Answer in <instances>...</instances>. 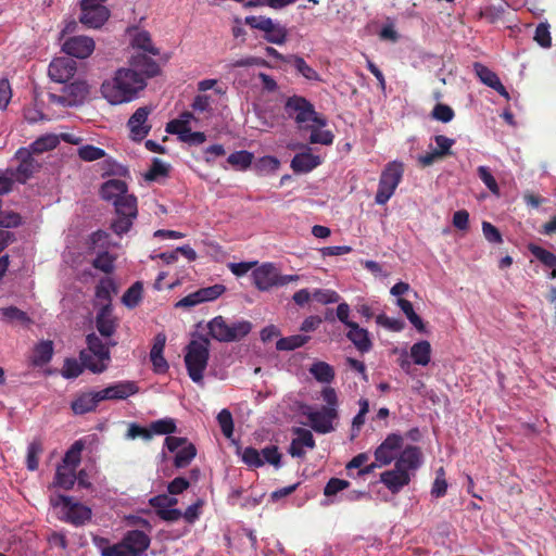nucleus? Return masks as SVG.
<instances>
[{
	"mask_svg": "<svg viewBox=\"0 0 556 556\" xmlns=\"http://www.w3.org/2000/svg\"><path fill=\"white\" fill-rule=\"evenodd\" d=\"M146 85L144 78L139 73L122 67L112 78L102 83L101 93L110 104L117 105L135 100Z\"/></svg>",
	"mask_w": 556,
	"mask_h": 556,
	"instance_id": "1",
	"label": "nucleus"
},
{
	"mask_svg": "<svg viewBox=\"0 0 556 556\" xmlns=\"http://www.w3.org/2000/svg\"><path fill=\"white\" fill-rule=\"evenodd\" d=\"M86 341L87 349L79 354L83 365L93 374L103 372L111 361L110 345L116 342L105 343L96 333L88 334Z\"/></svg>",
	"mask_w": 556,
	"mask_h": 556,
	"instance_id": "2",
	"label": "nucleus"
},
{
	"mask_svg": "<svg viewBox=\"0 0 556 556\" xmlns=\"http://www.w3.org/2000/svg\"><path fill=\"white\" fill-rule=\"evenodd\" d=\"M210 341L206 338L192 340L187 345L185 363L191 380L200 383L203 380V372L207 366L210 355Z\"/></svg>",
	"mask_w": 556,
	"mask_h": 556,
	"instance_id": "3",
	"label": "nucleus"
},
{
	"mask_svg": "<svg viewBox=\"0 0 556 556\" xmlns=\"http://www.w3.org/2000/svg\"><path fill=\"white\" fill-rule=\"evenodd\" d=\"M403 173L404 167L401 162L387 163L380 175L379 186L375 195L377 204H386L392 198L402 181Z\"/></svg>",
	"mask_w": 556,
	"mask_h": 556,
	"instance_id": "4",
	"label": "nucleus"
},
{
	"mask_svg": "<svg viewBox=\"0 0 556 556\" xmlns=\"http://www.w3.org/2000/svg\"><path fill=\"white\" fill-rule=\"evenodd\" d=\"M88 96V84L83 80H76L64 86L61 94L49 93V101L62 106H76L81 104Z\"/></svg>",
	"mask_w": 556,
	"mask_h": 556,
	"instance_id": "5",
	"label": "nucleus"
},
{
	"mask_svg": "<svg viewBox=\"0 0 556 556\" xmlns=\"http://www.w3.org/2000/svg\"><path fill=\"white\" fill-rule=\"evenodd\" d=\"M105 0H83L80 22L91 28L101 27L109 18L110 12L103 5Z\"/></svg>",
	"mask_w": 556,
	"mask_h": 556,
	"instance_id": "6",
	"label": "nucleus"
},
{
	"mask_svg": "<svg viewBox=\"0 0 556 556\" xmlns=\"http://www.w3.org/2000/svg\"><path fill=\"white\" fill-rule=\"evenodd\" d=\"M14 159L18 161L16 168L7 169V174L21 184H25L38 169L39 164L33 157L31 152L26 148L16 151Z\"/></svg>",
	"mask_w": 556,
	"mask_h": 556,
	"instance_id": "7",
	"label": "nucleus"
},
{
	"mask_svg": "<svg viewBox=\"0 0 556 556\" xmlns=\"http://www.w3.org/2000/svg\"><path fill=\"white\" fill-rule=\"evenodd\" d=\"M283 109L286 114L293 118L299 127L303 128L305 122H311V115L313 112V103L305 97L300 94H293L287 98Z\"/></svg>",
	"mask_w": 556,
	"mask_h": 556,
	"instance_id": "8",
	"label": "nucleus"
},
{
	"mask_svg": "<svg viewBox=\"0 0 556 556\" xmlns=\"http://www.w3.org/2000/svg\"><path fill=\"white\" fill-rule=\"evenodd\" d=\"M280 70L285 72L293 70L295 74L302 75V77H305L307 80H323L319 73L311 67L305 59L300 55H282V53H280Z\"/></svg>",
	"mask_w": 556,
	"mask_h": 556,
	"instance_id": "9",
	"label": "nucleus"
},
{
	"mask_svg": "<svg viewBox=\"0 0 556 556\" xmlns=\"http://www.w3.org/2000/svg\"><path fill=\"white\" fill-rule=\"evenodd\" d=\"M403 437L399 433H390L376 448L375 458L380 466H388L394 460L396 453L403 446Z\"/></svg>",
	"mask_w": 556,
	"mask_h": 556,
	"instance_id": "10",
	"label": "nucleus"
},
{
	"mask_svg": "<svg viewBox=\"0 0 556 556\" xmlns=\"http://www.w3.org/2000/svg\"><path fill=\"white\" fill-rule=\"evenodd\" d=\"M76 61L67 56L55 58L51 61L48 68L49 77L55 83H66L76 73Z\"/></svg>",
	"mask_w": 556,
	"mask_h": 556,
	"instance_id": "11",
	"label": "nucleus"
},
{
	"mask_svg": "<svg viewBox=\"0 0 556 556\" xmlns=\"http://www.w3.org/2000/svg\"><path fill=\"white\" fill-rule=\"evenodd\" d=\"M338 416L336 407L323 406L320 409L311 410L308 413L311 426L317 433H329V431H333V420H336Z\"/></svg>",
	"mask_w": 556,
	"mask_h": 556,
	"instance_id": "12",
	"label": "nucleus"
},
{
	"mask_svg": "<svg viewBox=\"0 0 556 556\" xmlns=\"http://www.w3.org/2000/svg\"><path fill=\"white\" fill-rule=\"evenodd\" d=\"M302 151L296 153L290 162V167L294 173H308L315 169L316 166L323 163L320 155H314L312 148L307 144H299Z\"/></svg>",
	"mask_w": 556,
	"mask_h": 556,
	"instance_id": "13",
	"label": "nucleus"
},
{
	"mask_svg": "<svg viewBox=\"0 0 556 556\" xmlns=\"http://www.w3.org/2000/svg\"><path fill=\"white\" fill-rule=\"evenodd\" d=\"M380 481L392 493H399L402 488L410 483L412 477L406 471H403L402 466H400V457H397L394 469H387V471L380 473Z\"/></svg>",
	"mask_w": 556,
	"mask_h": 556,
	"instance_id": "14",
	"label": "nucleus"
},
{
	"mask_svg": "<svg viewBox=\"0 0 556 556\" xmlns=\"http://www.w3.org/2000/svg\"><path fill=\"white\" fill-rule=\"evenodd\" d=\"M62 50L77 59L88 58L94 50V41L87 36H74L65 40Z\"/></svg>",
	"mask_w": 556,
	"mask_h": 556,
	"instance_id": "15",
	"label": "nucleus"
},
{
	"mask_svg": "<svg viewBox=\"0 0 556 556\" xmlns=\"http://www.w3.org/2000/svg\"><path fill=\"white\" fill-rule=\"evenodd\" d=\"M252 278L258 290L267 291L278 282V268L274 263H263L255 266Z\"/></svg>",
	"mask_w": 556,
	"mask_h": 556,
	"instance_id": "16",
	"label": "nucleus"
},
{
	"mask_svg": "<svg viewBox=\"0 0 556 556\" xmlns=\"http://www.w3.org/2000/svg\"><path fill=\"white\" fill-rule=\"evenodd\" d=\"M138 391L139 388L136 382L124 380L100 390L99 397L102 399V401L126 400L127 397L138 393Z\"/></svg>",
	"mask_w": 556,
	"mask_h": 556,
	"instance_id": "17",
	"label": "nucleus"
},
{
	"mask_svg": "<svg viewBox=\"0 0 556 556\" xmlns=\"http://www.w3.org/2000/svg\"><path fill=\"white\" fill-rule=\"evenodd\" d=\"M127 70H134L141 75L144 79L157 75L160 67L157 63L144 52L137 51L134 53L129 61Z\"/></svg>",
	"mask_w": 556,
	"mask_h": 556,
	"instance_id": "18",
	"label": "nucleus"
},
{
	"mask_svg": "<svg viewBox=\"0 0 556 556\" xmlns=\"http://www.w3.org/2000/svg\"><path fill=\"white\" fill-rule=\"evenodd\" d=\"M61 519L76 527L83 526L91 519V509L72 498L63 510Z\"/></svg>",
	"mask_w": 556,
	"mask_h": 556,
	"instance_id": "19",
	"label": "nucleus"
},
{
	"mask_svg": "<svg viewBox=\"0 0 556 556\" xmlns=\"http://www.w3.org/2000/svg\"><path fill=\"white\" fill-rule=\"evenodd\" d=\"M150 110L147 106H141L128 119L127 126L130 130L131 139L142 140L150 131V126L147 124Z\"/></svg>",
	"mask_w": 556,
	"mask_h": 556,
	"instance_id": "20",
	"label": "nucleus"
},
{
	"mask_svg": "<svg viewBox=\"0 0 556 556\" xmlns=\"http://www.w3.org/2000/svg\"><path fill=\"white\" fill-rule=\"evenodd\" d=\"M348 339L353 342L354 346L359 352H369L372 348V341L370 333L367 328L361 327L357 321L349 324V330L346 332Z\"/></svg>",
	"mask_w": 556,
	"mask_h": 556,
	"instance_id": "21",
	"label": "nucleus"
},
{
	"mask_svg": "<svg viewBox=\"0 0 556 556\" xmlns=\"http://www.w3.org/2000/svg\"><path fill=\"white\" fill-rule=\"evenodd\" d=\"M293 432L295 437L290 442L289 453L293 457H303L305 453L304 447L314 448L315 439L307 428H294Z\"/></svg>",
	"mask_w": 556,
	"mask_h": 556,
	"instance_id": "22",
	"label": "nucleus"
},
{
	"mask_svg": "<svg viewBox=\"0 0 556 556\" xmlns=\"http://www.w3.org/2000/svg\"><path fill=\"white\" fill-rule=\"evenodd\" d=\"M123 542L130 556H141L150 545V538L140 530L128 531Z\"/></svg>",
	"mask_w": 556,
	"mask_h": 556,
	"instance_id": "23",
	"label": "nucleus"
},
{
	"mask_svg": "<svg viewBox=\"0 0 556 556\" xmlns=\"http://www.w3.org/2000/svg\"><path fill=\"white\" fill-rule=\"evenodd\" d=\"M100 391H89L78 394L71 403V408L76 415H84L93 412L102 399Z\"/></svg>",
	"mask_w": 556,
	"mask_h": 556,
	"instance_id": "24",
	"label": "nucleus"
},
{
	"mask_svg": "<svg viewBox=\"0 0 556 556\" xmlns=\"http://www.w3.org/2000/svg\"><path fill=\"white\" fill-rule=\"evenodd\" d=\"M473 71L485 86L495 89L501 96H504V98H509L507 89L502 84V80H500L497 74L492 71V68L486 67L484 64H480V62H475Z\"/></svg>",
	"mask_w": 556,
	"mask_h": 556,
	"instance_id": "25",
	"label": "nucleus"
},
{
	"mask_svg": "<svg viewBox=\"0 0 556 556\" xmlns=\"http://www.w3.org/2000/svg\"><path fill=\"white\" fill-rule=\"evenodd\" d=\"M96 327L101 336L112 337L117 328V320L112 314V308L101 306L96 316Z\"/></svg>",
	"mask_w": 556,
	"mask_h": 556,
	"instance_id": "26",
	"label": "nucleus"
},
{
	"mask_svg": "<svg viewBox=\"0 0 556 556\" xmlns=\"http://www.w3.org/2000/svg\"><path fill=\"white\" fill-rule=\"evenodd\" d=\"M165 343L166 336L165 333L160 332L154 337V343L150 351V359L153 364L154 370L159 374H163L168 369V364L163 356Z\"/></svg>",
	"mask_w": 556,
	"mask_h": 556,
	"instance_id": "27",
	"label": "nucleus"
},
{
	"mask_svg": "<svg viewBox=\"0 0 556 556\" xmlns=\"http://www.w3.org/2000/svg\"><path fill=\"white\" fill-rule=\"evenodd\" d=\"M127 184L121 179H110L105 181L100 190L102 199L111 202H115L116 200L124 197V194L128 193Z\"/></svg>",
	"mask_w": 556,
	"mask_h": 556,
	"instance_id": "28",
	"label": "nucleus"
},
{
	"mask_svg": "<svg viewBox=\"0 0 556 556\" xmlns=\"http://www.w3.org/2000/svg\"><path fill=\"white\" fill-rule=\"evenodd\" d=\"M422 460V452L417 445H406L400 454V466L405 472L417 469Z\"/></svg>",
	"mask_w": 556,
	"mask_h": 556,
	"instance_id": "29",
	"label": "nucleus"
},
{
	"mask_svg": "<svg viewBox=\"0 0 556 556\" xmlns=\"http://www.w3.org/2000/svg\"><path fill=\"white\" fill-rule=\"evenodd\" d=\"M117 292V287L113 279L103 278L96 287V298L101 306L112 308V294Z\"/></svg>",
	"mask_w": 556,
	"mask_h": 556,
	"instance_id": "30",
	"label": "nucleus"
},
{
	"mask_svg": "<svg viewBox=\"0 0 556 556\" xmlns=\"http://www.w3.org/2000/svg\"><path fill=\"white\" fill-rule=\"evenodd\" d=\"M432 355V345L429 341L415 342L410 348V356L415 364L427 366Z\"/></svg>",
	"mask_w": 556,
	"mask_h": 556,
	"instance_id": "31",
	"label": "nucleus"
},
{
	"mask_svg": "<svg viewBox=\"0 0 556 556\" xmlns=\"http://www.w3.org/2000/svg\"><path fill=\"white\" fill-rule=\"evenodd\" d=\"M208 333L219 342H229V324L223 316L214 317L208 324Z\"/></svg>",
	"mask_w": 556,
	"mask_h": 556,
	"instance_id": "32",
	"label": "nucleus"
},
{
	"mask_svg": "<svg viewBox=\"0 0 556 556\" xmlns=\"http://www.w3.org/2000/svg\"><path fill=\"white\" fill-rule=\"evenodd\" d=\"M76 469L70 467L68 465H60L56 468L54 484L63 488L65 490H70L75 484L77 479Z\"/></svg>",
	"mask_w": 556,
	"mask_h": 556,
	"instance_id": "33",
	"label": "nucleus"
},
{
	"mask_svg": "<svg viewBox=\"0 0 556 556\" xmlns=\"http://www.w3.org/2000/svg\"><path fill=\"white\" fill-rule=\"evenodd\" d=\"M113 204L117 215L130 217L137 216V199L135 195L126 193L124 197L116 200Z\"/></svg>",
	"mask_w": 556,
	"mask_h": 556,
	"instance_id": "34",
	"label": "nucleus"
},
{
	"mask_svg": "<svg viewBox=\"0 0 556 556\" xmlns=\"http://www.w3.org/2000/svg\"><path fill=\"white\" fill-rule=\"evenodd\" d=\"M309 372L315 379H317V381H323V383H329V381H332V379L336 378V370L333 366L326 362L313 363L309 368Z\"/></svg>",
	"mask_w": 556,
	"mask_h": 556,
	"instance_id": "35",
	"label": "nucleus"
},
{
	"mask_svg": "<svg viewBox=\"0 0 556 556\" xmlns=\"http://www.w3.org/2000/svg\"><path fill=\"white\" fill-rule=\"evenodd\" d=\"M0 315L2 316L3 320L9 324L17 323L21 325H28L31 323L30 317L16 306L0 308Z\"/></svg>",
	"mask_w": 556,
	"mask_h": 556,
	"instance_id": "36",
	"label": "nucleus"
},
{
	"mask_svg": "<svg viewBox=\"0 0 556 556\" xmlns=\"http://www.w3.org/2000/svg\"><path fill=\"white\" fill-rule=\"evenodd\" d=\"M131 46L140 52H148L151 55L159 54V50L153 46L151 37L146 30L138 31L134 36Z\"/></svg>",
	"mask_w": 556,
	"mask_h": 556,
	"instance_id": "37",
	"label": "nucleus"
},
{
	"mask_svg": "<svg viewBox=\"0 0 556 556\" xmlns=\"http://www.w3.org/2000/svg\"><path fill=\"white\" fill-rule=\"evenodd\" d=\"M60 143L59 137L56 135H45L35 140L29 146V151L33 153H43L46 151L53 150Z\"/></svg>",
	"mask_w": 556,
	"mask_h": 556,
	"instance_id": "38",
	"label": "nucleus"
},
{
	"mask_svg": "<svg viewBox=\"0 0 556 556\" xmlns=\"http://www.w3.org/2000/svg\"><path fill=\"white\" fill-rule=\"evenodd\" d=\"M53 355L52 341H41L34 350L33 362L36 365H43L50 362Z\"/></svg>",
	"mask_w": 556,
	"mask_h": 556,
	"instance_id": "39",
	"label": "nucleus"
},
{
	"mask_svg": "<svg viewBox=\"0 0 556 556\" xmlns=\"http://www.w3.org/2000/svg\"><path fill=\"white\" fill-rule=\"evenodd\" d=\"M142 291H143L142 283L140 281L135 282L124 293V295L122 298V303L128 308L136 307L142 300Z\"/></svg>",
	"mask_w": 556,
	"mask_h": 556,
	"instance_id": "40",
	"label": "nucleus"
},
{
	"mask_svg": "<svg viewBox=\"0 0 556 556\" xmlns=\"http://www.w3.org/2000/svg\"><path fill=\"white\" fill-rule=\"evenodd\" d=\"M253 154L249 151L241 150L231 153L227 162L237 169L244 170L249 168L253 162Z\"/></svg>",
	"mask_w": 556,
	"mask_h": 556,
	"instance_id": "41",
	"label": "nucleus"
},
{
	"mask_svg": "<svg viewBox=\"0 0 556 556\" xmlns=\"http://www.w3.org/2000/svg\"><path fill=\"white\" fill-rule=\"evenodd\" d=\"M197 455L195 446L188 442L179 451H177L174 459V465L177 468L187 467Z\"/></svg>",
	"mask_w": 556,
	"mask_h": 556,
	"instance_id": "42",
	"label": "nucleus"
},
{
	"mask_svg": "<svg viewBox=\"0 0 556 556\" xmlns=\"http://www.w3.org/2000/svg\"><path fill=\"white\" fill-rule=\"evenodd\" d=\"M151 433L153 434H166L167 437L175 433L177 430L176 421L174 418L165 417L157 419L150 424Z\"/></svg>",
	"mask_w": 556,
	"mask_h": 556,
	"instance_id": "43",
	"label": "nucleus"
},
{
	"mask_svg": "<svg viewBox=\"0 0 556 556\" xmlns=\"http://www.w3.org/2000/svg\"><path fill=\"white\" fill-rule=\"evenodd\" d=\"M252 324L248 320H238L229 324V342L239 341L250 333Z\"/></svg>",
	"mask_w": 556,
	"mask_h": 556,
	"instance_id": "44",
	"label": "nucleus"
},
{
	"mask_svg": "<svg viewBox=\"0 0 556 556\" xmlns=\"http://www.w3.org/2000/svg\"><path fill=\"white\" fill-rule=\"evenodd\" d=\"M309 143L311 144H333L334 135L331 130L318 129V127H309Z\"/></svg>",
	"mask_w": 556,
	"mask_h": 556,
	"instance_id": "45",
	"label": "nucleus"
},
{
	"mask_svg": "<svg viewBox=\"0 0 556 556\" xmlns=\"http://www.w3.org/2000/svg\"><path fill=\"white\" fill-rule=\"evenodd\" d=\"M42 444L39 440H34L27 447L26 464L27 468L31 471L38 468L39 456L42 453Z\"/></svg>",
	"mask_w": 556,
	"mask_h": 556,
	"instance_id": "46",
	"label": "nucleus"
},
{
	"mask_svg": "<svg viewBox=\"0 0 556 556\" xmlns=\"http://www.w3.org/2000/svg\"><path fill=\"white\" fill-rule=\"evenodd\" d=\"M530 252L534 257H536V260L547 266V268L556 266V254L552 253V251L545 250L542 245L531 244Z\"/></svg>",
	"mask_w": 556,
	"mask_h": 556,
	"instance_id": "47",
	"label": "nucleus"
},
{
	"mask_svg": "<svg viewBox=\"0 0 556 556\" xmlns=\"http://www.w3.org/2000/svg\"><path fill=\"white\" fill-rule=\"evenodd\" d=\"M309 336H302V333H295L294 336L280 337V351H293L298 346L305 345L308 342Z\"/></svg>",
	"mask_w": 556,
	"mask_h": 556,
	"instance_id": "48",
	"label": "nucleus"
},
{
	"mask_svg": "<svg viewBox=\"0 0 556 556\" xmlns=\"http://www.w3.org/2000/svg\"><path fill=\"white\" fill-rule=\"evenodd\" d=\"M83 448H84V443L81 441H76L71 446V448L65 453V455L63 457L62 465H68L70 467H73L76 469V467L80 463Z\"/></svg>",
	"mask_w": 556,
	"mask_h": 556,
	"instance_id": "49",
	"label": "nucleus"
},
{
	"mask_svg": "<svg viewBox=\"0 0 556 556\" xmlns=\"http://www.w3.org/2000/svg\"><path fill=\"white\" fill-rule=\"evenodd\" d=\"M77 153L78 156L85 162L97 161L105 156V151L103 149L91 144L81 146Z\"/></svg>",
	"mask_w": 556,
	"mask_h": 556,
	"instance_id": "50",
	"label": "nucleus"
},
{
	"mask_svg": "<svg viewBox=\"0 0 556 556\" xmlns=\"http://www.w3.org/2000/svg\"><path fill=\"white\" fill-rule=\"evenodd\" d=\"M217 422L223 434L228 439L231 438L233 434V419L230 410L227 408L222 409L217 415Z\"/></svg>",
	"mask_w": 556,
	"mask_h": 556,
	"instance_id": "51",
	"label": "nucleus"
},
{
	"mask_svg": "<svg viewBox=\"0 0 556 556\" xmlns=\"http://www.w3.org/2000/svg\"><path fill=\"white\" fill-rule=\"evenodd\" d=\"M312 299L319 302L320 304H332V302H339L341 295L332 289H315L312 292Z\"/></svg>",
	"mask_w": 556,
	"mask_h": 556,
	"instance_id": "52",
	"label": "nucleus"
},
{
	"mask_svg": "<svg viewBox=\"0 0 556 556\" xmlns=\"http://www.w3.org/2000/svg\"><path fill=\"white\" fill-rule=\"evenodd\" d=\"M86 368L83 363L75 358H66L62 368V376L66 379L77 378L83 369Z\"/></svg>",
	"mask_w": 556,
	"mask_h": 556,
	"instance_id": "53",
	"label": "nucleus"
},
{
	"mask_svg": "<svg viewBox=\"0 0 556 556\" xmlns=\"http://www.w3.org/2000/svg\"><path fill=\"white\" fill-rule=\"evenodd\" d=\"M431 116L434 119H439L440 122H451V119L455 116V111L452 106L446 105V103H437L431 111Z\"/></svg>",
	"mask_w": 556,
	"mask_h": 556,
	"instance_id": "54",
	"label": "nucleus"
},
{
	"mask_svg": "<svg viewBox=\"0 0 556 556\" xmlns=\"http://www.w3.org/2000/svg\"><path fill=\"white\" fill-rule=\"evenodd\" d=\"M254 168L261 175L273 173L278 168V159L275 156H263L254 164Z\"/></svg>",
	"mask_w": 556,
	"mask_h": 556,
	"instance_id": "55",
	"label": "nucleus"
},
{
	"mask_svg": "<svg viewBox=\"0 0 556 556\" xmlns=\"http://www.w3.org/2000/svg\"><path fill=\"white\" fill-rule=\"evenodd\" d=\"M478 175L479 178L483 181L484 186H486V188L491 190L492 193H496V195H498L500 187L490 168L481 165L478 167Z\"/></svg>",
	"mask_w": 556,
	"mask_h": 556,
	"instance_id": "56",
	"label": "nucleus"
},
{
	"mask_svg": "<svg viewBox=\"0 0 556 556\" xmlns=\"http://www.w3.org/2000/svg\"><path fill=\"white\" fill-rule=\"evenodd\" d=\"M534 40L543 48L552 45V35L547 23H540L534 30Z\"/></svg>",
	"mask_w": 556,
	"mask_h": 556,
	"instance_id": "57",
	"label": "nucleus"
},
{
	"mask_svg": "<svg viewBox=\"0 0 556 556\" xmlns=\"http://www.w3.org/2000/svg\"><path fill=\"white\" fill-rule=\"evenodd\" d=\"M434 140L437 143L435 149V155L437 157H443L446 156V154H451V149L455 143V139L447 138V136L444 135H437L434 136Z\"/></svg>",
	"mask_w": 556,
	"mask_h": 556,
	"instance_id": "58",
	"label": "nucleus"
},
{
	"mask_svg": "<svg viewBox=\"0 0 556 556\" xmlns=\"http://www.w3.org/2000/svg\"><path fill=\"white\" fill-rule=\"evenodd\" d=\"M94 268L110 274L114 269V258L108 252L100 253L92 262Z\"/></svg>",
	"mask_w": 556,
	"mask_h": 556,
	"instance_id": "59",
	"label": "nucleus"
},
{
	"mask_svg": "<svg viewBox=\"0 0 556 556\" xmlns=\"http://www.w3.org/2000/svg\"><path fill=\"white\" fill-rule=\"evenodd\" d=\"M349 486V480H342V478L333 477L328 480L324 488V493L326 496H333V494L339 493V491L346 490Z\"/></svg>",
	"mask_w": 556,
	"mask_h": 556,
	"instance_id": "60",
	"label": "nucleus"
},
{
	"mask_svg": "<svg viewBox=\"0 0 556 556\" xmlns=\"http://www.w3.org/2000/svg\"><path fill=\"white\" fill-rule=\"evenodd\" d=\"M167 170H168V167L164 162H162L159 159H154L152 166L146 173L144 178L147 180L153 181V180H156L159 177L166 176Z\"/></svg>",
	"mask_w": 556,
	"mask_h": 556,
	"instance_id": "61",
	"label": "nucleus"
},
{
	"mask_svg": "<svg viewBox=\"0 0 556 556\" xmlns=\"http://www.w3.org/2000/svg\"><path fill=\"white\" fill-rule=\"evenodd\" d=\"M242 460L251 467H261L264 465V459L261 453L253 447H245L242 452Z\"/></svg>",
	"mask_w": 556,
	"mask_h": 556,
	"instance_id": "62",
	"label": "nucleus"
},
{
	"mask_svg": "<svg viewBox=\"0 0 556 556\" xmlns=\"http://www.w3.org/2000/svg\"><path fill=\"white\" fill-rule=\"evenodd\" d=\"M225 290L226 288L223 285H214L199 289L203 303L216 300L225 292Z\"/></svg>",
	"mask_w": 556,
	"mask_h": 556,
	"instance_id": "63",
	"label": "nucleus"
},
{
	"mask_svg": "<svg viewBox=\"0 0 556 556\" xmlns=\"http://www.w3.org/2000/svg\"><path fill=\"white\" fill-rule=\"evenodd\" d=\"M482 230L484 238L492 243H501L503 242V237L501 230L497 229V227L493 226L491 222H483L482 223Z\"/></svg>",
	"mask_w": 556,
	"mask_h": 556,
	"instance_id": "64",
	"label": "nucleus"
}]
</instances>
